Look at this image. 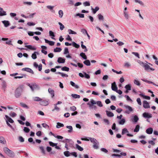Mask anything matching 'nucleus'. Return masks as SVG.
Instances as JSON below:
<instances>
[{"instance_id":"7ed1b4c3","label":"nucleus","mask_w":158,"mask_h":158,"mask_svg":"<svg viewBox=\"0 0 158 158\" xmlns=\"http://www.w3.org/2000/svg\"><path fill=\"white\" fill-rule=\"evenodd\" d=\"M5 117H6L5 120L7 125L10 127L13 131H15V127H13L9 123H14V120L11 118L7 115H5Z\"/></svg>"},{"instance_id":"423d86ee","label":"nucleus","mask_w":158,"mask_h":158,"mask_svg":"<svg viewBox=\"0 0 158 158\" xmlns=\"http://www.w3.org/2000/svg\"><path fill=\"white\" fill-rule=\"evenodd\" d=\"M124 106L126 109H128V111H125L124 112L125 113L129 114L130 112H132L133 111V110L132 108L130 106L125 105H124Z\"/></svg>"},{"instance_id":"bb28decb","label":"nucleus","mask_w":158,"mask_h":158,"mask_svg":"<svg viewBox=\"0 0 158 158\" xmlns=\"http://www.w3.org/2000/svg\"><path fill=\"white\" fill-rule=\"evenodd\" d=\"M76 148L80 151H82L83 150V148L81 147L78 144H76L75 145Z\"/></svg>"},{"instance_id":"4be33fe9","label":"nucleus","mask_w":158,"mask_h":158,"mask_svg":"<svg viewBox=\"0 0 158 158\" xmlns=\"http://www.w3.org/2000/svg\"><path fill=\"white\" fill-rule=\"evenodd\" d=\"M44 40L45 43L48 44L51 46H53L55 42L53 41H49L46 39H44Z\"/></svg>"},{"instance_id":"a18cd8bd","label":"nucleus","mask_w":158,"mask_h":158,"mask_svg":"<svg viewBox=\"0 0 158 158\" xmlns=\"http://www.w3.org/2000/svg\"><path fill=\"white\" fill-rule=\"evenodd\" d=\"M58 24L60 26V29L62 31L64 28V25L60 22H59Z\"/></svg>"},{"instance_id":"1a4fd4ad","label":"nucleus","mask_w":158,"mask_h":158,"mask_svg":"<svg viewBox=\"0 0 158 158\" xmlns=\"http://www.w3.org/2000/svg\"><path fill=\"white\" fill-rule=\"evenodd\" d=\"M25 47L31 50L34 51L36 49V48L31 45H26Z\"/></svg>"},{"instance_id":"c03bdc74","label":"nucleus","mask_w":158,"mask_h":158,"mask_svg":"<svg viewBox=\"0 0 158 158\" xmlns=\"http://www.w3.org/2000/svg\"><path fill=\"white\" fill-rule=\"evenodd\" d=\"M125 122V120L124 118H122L119 121V123L120 125H123Z\"/></svg>"},{"instance_id":"7c9ffc66","label":"nucleus","mask_w":158,"mask_h":158,"mask_svg":"<svg viewBox=\"0 0 158 158\" xmlns=\"http://www.w3.org/2000/svg\"><path fill=\"white\" fill-rule=\"evenodd\" d=\"M80 56H81L83 59L86 60L87 59V57L85 53L81 52L80 54Z\"/></svg>"},{"instance_id":"2eb2a0df","label":"nucleus","mask_w":158,"mask_h":158,"mask_svg":"<svg viewBox=\"0 0 158 158\" xmlns=\"http://www.w3.org/2000/svg\"><path fill=\"white\" fill-rule=\"evenodd\" d=\"M153 129L152 127H149L146 130V132L148 134H151L152 133Z\"/></svg>"},{"instance_id":"f03ea898","label":"nucleus","mask_w":158,"mask_h":158,"mask_svg":"<svg viewBox=\"0 0 158 158\" xmlns=\"http://www.w3.org/2000/svg\"><path fill=\"white\" fill-rule=\"evenodd\" d=\"M23 86L21 85L18 86L15 91L14 95L16 98H19L23 92Z\"/></svg>"},{"instance_id":"ea45409f","label":"nucleus","mask_w":158,"mask_h":158,"mask_svg":"<svg viewBox=\"0 0 158 158\" xmlns=\"http://www.w3.org/2000/svg\"><path fill=\"white\" fill-rule=\"evenodd\" d=\"M58 14L59 15V17L60 18L62 17L63 15V12L62 10H60L58 11Z\"/></svg>"},{"instance_id":"e2e57ef3","label":"nucleus","mask_w":158,"mask_h":158,"mask_svg":"<svg viewBox=\"0 0 158 158\" xmlns=\"http://www.w3.org/2000/svg\"><path fill=\"white\" fill-rule=\"evenodd\" d=\"M35 24V23L31 22H29L27 23V25L30 26H34Z\"/></svg>"},{"instance_id":"f704fd0d","label":"nucleus","mask_w":158,"mask_h":158,"mask_svg":"<svg viewBox=\"0 0 158 158\" xmlns=\"http://www.w3.org/2000/svg\"><path fill=\"white\" fill-rule=\"evenodd\" d=\"M83 63L87 66L90 65V63L89 60H86L83 62Z\"/></svg>"},{"instance_id":"8fccbe9b","label":"nucleus","mask_w":158,"mask_h":158,"mask_svg":"<svg viewBox=\"0 0 158 158\" xmlns=\"http://www.w3.org/2000/svg\"><path fill=\"white\" fill-rule=\"evenodd\" d=\"M61 70L62 71L68 72L69 70V68L68 67L64 66L62 68Z\"/></svg>"},{"instance_id":"393cba45","label":"nucleus","mask_w":158,"mask_h":158,"mask_svg":"<svg viewBox=\"0 0 158 158\" xmlns=\"http://www.w3.org/2000/svg\"><path fill=\"white\" fill-rule=\"evenodd\" d=\"M66 128L69 130L68 131V133H71L73 131V127L71 126H66Z\"/></svg>"},{"instance_id":"9b49d317","label":"nucleus","mask_w":158,"mask_h":158,"mask_svg":"<svg viewBox=\"0 0 158 158\" xmlns=\"http://www.w3.org/2000/svg\"><path fill=\"white\" fill-rule=\"evenodd\" d=\"M40 103L41 105L44 106H47L49 104L48 101L46 100H42Z\"/></svg>"},{"instance_id":"39448f33","label":"nucleus","mask_w":158,"mask_h":158,"mask_svg":"<svg viewBox=\"0 0 158 158\" xmlns=\"http://www.w3.org/2000/svg\"><path fill=\"white\" fill-rule=\"evenodd\" d=\"M4 152L8 155L9 156L13 157L15 156V154L14 152L10 150L6 147H5L3 148Z\"/></svg>"},{"instance_id":"72a5a7b5","label":"nucleus","mask_w":158,"mask_h":158,"mask_svg":"<svg viewBox=\"0 0 158 158\" xmlns=\"http://www.w3.org/2000/svg\"><path fill=\"white\" fill-rule=\"evenodd\" d=\"M20 105L22 107L26 108L27 109H28L29 108V107L25 104L23 103V102L20 103Z\"/></svg>"},{"instance_id":"0e129e2a","label":"nucleus","mask_w":158,"mask_h":158,"mask_svg":"<svg viewBox=\"0 0 158 158\" xmlns=\"http://www.w3.org/2000/svg\"><path fill=\"white\" fill-rule=\"evenodd\" d=\"M69 53V51L68 49L67 48H65L64 49V54H67Z\"/></svg>"},{"instance_id":"ddd939ff","label":"nucleus","mask_w":158,"mask_h":158,"mask_svg":"<svg viewBox=\"0 0 158 158\" xmlns=\"http://www.w3.org/2000/svg\"><path fill=\"white\" fill-rule=\"evenodd\" d=\"M22 70L23 71H25L28 72H29L33 74L34 73V72L33 71V70L31 69L28 68H23L22 69Z\"/></svg>"},{"instance_id":"cd10ccee","label":"nucleus","mask_w":158,"mask_h":158,"mask_svg":"<svg viewBox=\"0 0 158 158\" xmlns=\"http://www.w3.org/2000/svg\"><path fill=\"white\" fill-rule=\"evenodd\" d=\"M68 31L69 34L76 35L77 34L76 32L70 29H68Z\"/></svg>"},{"instance_id":"c85d7f7f","label":"nucleus","mask_w":158,"mask_h":158,"mask_svg":"<svg viewBox=\"0 0 158 158\" xmlns=\"http://www.w3.org/2000/svg\"><path fill=\"white\" fill-rule=\"evenodd\" d=\"M123 13L125 18L126 19H128L129 18V15L128 12H125V13Z\"/></svg>"},{"instance_id":"b1692460","label":"nucleus","mask_w":158,"mask_h":158,"mask_svg":"<svg viewBox=\"0 0 158 158\" xmlns=\"http://www.w3.org/2000/svg\"><path fill=\"white\" fill-rule=\"evenodd\" d=\"M64 126V125L63 124L59 122H58L56 123V127L57 128H60L61 127H62Z\"/></svg>"},{"instance_id":"69168bd1","label":"nucleus","mask_w":158,"mask_h":158,"mask_svg":"<svg viewBox=\"0 0 158 158\" xmlns=\"http://www.w3.org/2000/svg\"><path fill=\"white\" fill-rule=\"evenodd\" d=\"M103 121L107 125H108L110 124L109 121L107 119H103Z\"/></svg>"},{"instance_id":"473e14b6","label":"nucleus","mask_w":158,"mask_h":158,"mask_svg":"<svg viewBox=\"0 0 158 158\" xmlns=\"http://www.w3.org/2000/svg\"><path fill=\"white\" fill-rule=\"evenodd\" d=\"M129 131L126 128H123L122 130V134L123 135L126 133H128Z\"/></svg>"},{"instance_id":"5fc2aeb1","label":"nucleus","mask_w":158,"mask_h":158,"mask_svg":"<svg viewBox=\"0 0 158 158\" xmlns=\"http://www.w3.org/2000/svg\"><path fill=\"white\" fill-rule=\"evenodd\" d=\"M83 4L84 6H89L90 5V3L89 1H86L83 3Z\"/></svg>"},{"instance_id":"338daca9","label":"nucleus","mask_w":158,"mask_h":158,"mask_svg":"<svg viewBox=\"0 0 158 158\" xmlns=\"http://www.w3.org/2000/svg\"><path fill=\"white\" fill-rule=\"evenodd\" d=\"M131 64L128 62H125L124 64V66L126 67H129L131 66Z\"/></svg>"},{"instance_id":"6e6552de","label":"nucleus","mask_w":158,"mask_h":158,"mask_svg":"<svg viewBox=\"0 0 158 158\" xmlns=\"http://www.w3.org/2000/svg\"><path fill=\"white\" fill-rule=\"evenodd\" d=\"M143 107L145 108H149L150 107L149 103L147 101L144 100L143 102Z\"/></svg>"},{"instance_id":"4c0bfd02","label":"nucleus","mask_w":158,"mask_h":158,"mask_svg":"<svg viewBox=\"0 0 158 158\" xmlns=\"http://www.w3.org/2000/svg\"><path fill=\"white\" fill-rule=\"evenodd\" d=\"M57 73L60 74L61 76L63 77H67L68 76V75L67 74L61 72H58Z\"/></svg>"},{"instance_id":"774afa93","label":"nucleus","mask_w":158,"mask_h":158,"mask_svg":"<svg viewBox=\"0 0 158 158\" xmlns=\"http://www.w3.org/2000/svg\"><path fill=\"white\" fill-rule=\"evenodd\" d=\"M33 87L34 89H39L40 87L38 85L36 84H33Z\"/></svg>"},{"instance_id":"bf43d9fd","label":"nucleus","mask_w":158,"mask_h":158,"mask_svg":"<svg viewBox=\"0 0 158 158\" xmlns=\"http://www.w3.org/2000/svg\"><path fill=\"white\" fill-rule=\"evenodd\" d=\"M34 100L36 101H41L42 99L39 97H35L34 98Z\"/></svg>"},{"instance_id":"f8f14e48","label":"nucleus","mask_w":158,"mask_h":158,"mask_svg":"<svg viewBox=\"0 0 158 158\" xmlns=\"http://www.w3.org/2000/svg\"><path fill=\"white\" fill-rule=\"evenodd\" d=\"M6 12L3 10V9L0 7V16H2L6 15Z\"/></svg>"},{"instance_id":"dca6fc26","label":"nucleus","mask_w":158,"mask_h":158,"mask_svg":"<svg viewBox=\"0 0 158 158\" xmlns=\"http://www.w3.org/2000/svg\"><path fill=\"white\" fill-rule=\"evenodd\" d=\"M65 62V59L61 57H59L57 60V62L59 63H64Z\"/></svg>"},{"instance_id":"864d4df0","label":"nucleus","mask_w":158,"mask_h":158,"mask_svg":"<svg viewBox=\"0 0 158 158\" xmlns=\"http://www.w3.org/2000/svg\"><path fill=\"white\" fill-rule=\"evenodd\" d=\"M139 126L137 125L136 126L135 129L134 130V131L135 132H138L139 131Z\"/></svg>"},{"instance_id":"9d476101","label":"nucleus","mask_w":158,"mask_h":158,"mask_svg":"<svg viewBox=\"0 0 158 158\" xmlns=\"http://www.w3.org/2000/svg\"><path fill=\"white\" fill-rule=\"evenodd\" d=\"M111 89H112L114 91H115L117 90V89H118V88L116 85V84L115 82H114L113 83H112L111 84Z\"/></svg>"},{"instance_id":"412c9836","label":"nucleus","mask_w":158,"mask_h":158,"mask_svg":"<svg viewBox=\"0 0 158 158\" xmlns=\"http://www.w3.org/2000/svg\"><path fill=\"white\" fill-rule=\"evenodd\" d=\"M0 143L3 144H5L6 143L5 139L2 136H0Z\"/></svg>"},{"instance_id":"a211bd4d","label":"nucleus","mask_w":158,"mask_h":158,"mask_svg":"<svg viewBox=\"0 0 158 158\" xmlns=\"http://www.w3.org/2000/svg\"><path fill=\"white\" fill-rule=\"evenodd\" d=\"M49 93L51 95L52 97L53 98L54 96V90L51 88H49L48 89Z\"/></svg>"},{"instance_id":"4d7b16f0","label":"nucleus","mask_w":158,"mask_h":158,"mask_svg":"<svg viewBox=\"0 0 158 158\" xmlns=\"http://www.w3.org/2000/svg\"><path fill=\"white\" fill-rule=\"evenodd\" d=\"M64 155L66 157H68L70 156V153L68 151L64 152Z\"/></svg>"},{"instance_id":"0eeeda50","label":"nucleus","mask_w":158,"mask_h":158,"mask_svg":"<svg viewBox=\"0 0 158 158\" xmlns=\"http://www.w3.org/2000/svg\"><path fill=\"white\" fill-rule=\"evenodd\" d=\"M143 116L145 118H150L152 117V115L151 113L145 112L143 113Z\"/></svg>"},{"instance_id":"f3484780","label":"nucleus","mask_w":158,"mask_h":158,"mask_svg":"<svg viewBox=\"0 0 158 158\" xmlns=\"http://www.w3.org/2000/svg\"><path fill=\"white\" fill-rule=\"evenodd\" d=\"M2 23L4 24L5 27H7L10 25V22L7 20H4L2 21Z\"/></svg>"},{"instance_id":"58836bf2","label":"nucleus","mask_w":158,"mask_h":158,"mask_svg":"<svg viewBox=\"0 0 158 158\" xmlns=\"http://www.w3.org/2000/svg\"><path fill=\"white\" fill-rule=\"evenodd\" d=\"M125 88L127 90H130L131 88V85L129 84L126 85L125 86Z\"/></svg>"},{"instance_id":"6e6d98bb","label":"nucleus","mask_w":158,"mask_h":158,"mask_svg":"<svg viewBox=\"0 0 158 158\" xmlns=\"http://www.w3.org/2000/svg\"><path fill=\"white\" fill-rule=\"evenodd\" d=\"M49 144L50 146L52 147H55L56 145H57V143H54L50 141L49 142Z\"/></svg>"},{"instance_id":"de8ad7c7","label":"nucleus","mask_w":158,"mask_h":158,"mask_svg":"<svg viewBox=\"0 0 158 158\" xmlns=\"http://www.w3.org/2000/svg\"><path fill=\"white\" fill-rule=\"evenodd\" d=\"M76 16H79L81 18H84V15L82 14L77 13L76 15Z\"/></svg>"},{"instance_id":"3c124183","label":"nucleus","mask_w":158,"mask_h":158,"mask_svg":"<svg viewBox=\"0 0 158 158\" xmlns=\"http://www.w3.org/2000/svg\"><path fill=\"white\" fill-rule=\"evenodd\" d=\"M152 57L153 59L155 60V63L157 65H158V58L155 55L152 56Z\"/></svg>"},{"instance_id":"20e7f679","label":"nucleus","mask_w":158,"mask_h":158,"mask_svg":"<svg viewBox=\"0 0 158 158\" xmlns=\"http://www.w3.org/2000/svg\"><path fill=\"white\" fill-rule=\"evenodd\" d=\"M139 63L144 68V70L147 72H150L151 71L155 70V69L151 68L148 64L142 61H140Z\"/></svg>"},{"instance_id":"13d9d810","label":"nucleus","mask_w":158,"mask_h":158,"mask_svg":"<svg viewBox=\"0 0 158 158\" xmlns=\"http://www.w3.org/2000/svg\"><path fill=\"white\" fill-rule=\"evenodd\" d=\"M2 88L5 89L7 87V85L6 82L5 81H3L2 83Z\"/></svg>"},{"instance_id":"aec40b11","label":"nucleus","mask_w":158,"mask_h":158,"mask_svg":"<svg viewBox=\"0 0 158 158\" xmlns=\"http://www.w3.org/2000/svg\"><path fill=\"white\" fill-rule=\"evenodd\" d=\"M39 53L38 52H35L34 53L32 54L31 57L33 59H35L37 58V55H39Z\"/></svg>"},{"instance_id":"6ab92c4d","label":"nucleus","mask_w":158,"mask_h":158,"mask_svg":"<svg viewBox=\"0 0 158 158\" xmlns=\"http://www.w3.org/2000/svg\"><path fill=\"white\" fill-rule=\"evenodd\" d=\"M99 9V8L98 6H96L94 9L92 8L91 10L93 13L94 14H95Z\"/></svg>"},{"instance_id":"e433bc0d","label":"nucleus","mask_w":158,"mask_h":158,"mask_svg":"<svg viewBox=\"0 0 158 158\" xmlns=\"http://www.w3.org/2000/svg\"><path fill=\"white\" fill-rule=\"evenodd\" d=\"M23 4L24 5L30 6L32 5V3L31 2H23Z\"/></svg>"},{"instance_id":"49530a36","label":"nucleus","mask_w":158,"mask_h":158,"mask_svg":"<svg viewBox=\"0 0 158 158\" xmlns=\"http://www.w3.org/2000/svg\"><path fill=\"white\" fill-rule=\"evenodd\" d=\"M62 49L61 48H56L54 49V51L55 52H60L61 51Z\"/></svg>"},{"instance_id":"5701e85b","label":"nucleus","mask_w":158,"mask_h":158,"mask_svg":"<svg viewBox=\"0 0 158 158\" xmlns=\"http://www.w3.org/2000/svg\"><path fill=\"white\" fill-rule=\"evenodd\" d=\"M106 112L107 115L109 117H112L114 116V114L110 111L106 110Z\"/></svg>"},{"instance_id":"4468645a","label":"nucleus","mask_w":158,"mask_h":158,"mask_svg":"<svg viewBox=\"0 0 158 158\" xmlns=\"http://www.w3.org/2000/svg\"><path fill=\"white\" fill-rule=\"evenodd\" d=\"M131 119L132 122L136 123L137 122L139 119V118L137 115H135L132 117V118Z\"/></svg>"},{"instance_id":"37998d69","label":"nucleus","mask_w":158,"mask_h":158,"mask_svg":"<svg viewBox=\"0 0 158 158\" xmlns=\"http://www.w3.org/2000/svg\"><path fill=\"white\" fill-rule=\"evenodd\" d=\"M54 109L52 110V111H54L55 110H56L57 111H59L60 110V108L58 107L57 106V104H54Z\"/></svg>"},{"instance_id":"c756f323","label":"nucleus","mask_w":158,"mask_h":158,"mask_svg":"<svg viewBox=\"0 0 158 158\" xmlns=\"http://www.w3.org/2000/svg\"><path fill=\"white\" fill-rule=\"evenodd\" d=\"M134 83L135 84L138 86H140V82L137 79H135L134 80Z\"/></svg>"},{"instance_id":"a19ab883","label":"nucleus","mask_w":158,"mask_h":158,"mask_svg":"<svg viewBox=\"0 0 158 158\" xmlns=\"http://www.w3.org/2000/svg\"><path fill=\"white\" fill-rule=\"evenodd\" d=\"M39 148L41 151L42 153L44 155L46 154L44 150V147L43 146H40Z\"/></svg>"},{"instance_id":"680f3d73","label":"nucleus","mask_w":158,"mask_h":158,"mask_svg":"<svg viewBox=\"0 0 158 158\" xmlns=\"http://www.w3.org/2000/svg\"><path fill=\"white\" fill-rule=\"evenodd\" d=\"M96 104L99 107H102L103 106L102 102L100 101H97L96 102Z\"/></svg>"},{"instance_id":"a878e982","label":"nucleus","mask_w":158,"mask_h":158,"mask_svg":"<svg viewBox=\"0 0 158 158\" xmlns=\"http://www.w3.org/2000/svg\"><path fill=\"white\" fill-rule=\"evenodd\" d=\"M70 84L72 86L74 87L76 89H78L79 88L78 85H76L72 81L70 82Z\"/></svg>"},{"instance_id":"c9c22d12","label":"nucleus","mask_w":158,"mask_h":158,"mask_svg":"<svg viewBox=\"0 0 158 158\" xmlns=\"http://www.w3.org/2000/svg\"><path fill=\"white\" fill-rule=\"evenodd\" d=\"M98 19L100 20L103 21L104 20V17L101 14H99L98 15Z\"/></svg>"},{"instance_id":"f257e3e1","label":"nucleus","mask_w":158,"mask_h":158,"mask_svg":"<svg viewBox=\"0 0 158 158\" xmlns=\"http://www.w3.org/2000/svg\"><path fill=\"white\" fill-rule=\"evenodd\" d=\"M88 138L89 139L81 138V139L82 140H85L87 141L90 140L91 142L93 143V148L95 149H98L99 147V143L94 138L91 137H89Z\"/></svg>"},{"instance_id":"603ef678","label":"nucleus","mask_w":158,"mask_h":158,"mask_svg":"<svg viewBox=\"0 0 158 158\" xmlns=\"http://www.w3.org/2000/svg\"><path fill=\"white\" fill-rule=\"evenodd\" d=\"M72 45L73 47L76 48H78L80 47V46L79 44H77L75 42H73L72 43Z\"/></svg>"},{"instance_id":"79ce46f5","label":"nucleus","mask_w":158,"mask_h":158,"mask_svg":"<svg viewBox=\"0 0 158 158\" xmlns=\"http://www.w3.org/2000/svg\"><path fill=\"white\" fill-rule=\"evenodd\" d=\"M47 8L52 11L54 8V6L48 5L46 6Z\"/></svg>"},{"instance_id":"09e8293b","label":"nucleus","mask_w":158,"mask_h":158,"mask_svg":"<svg viewBox=\"0 0 158 158\" xmlns=\"http://www.w3.org/2000/svg\"><path fill=\"white\" fill-rule=\"evenodd\" d=\"M9 114L10 116L12 118L15 117L16 116V114L14 112H11Z\"/></svg>"},{"instance_id":"2f4dec72","label":"nucleus","mask_w":158,"mask_h":158,"mask_svg":"<svg viewBox=\"0 0 158 158\" xmlns=\"http://www.w3.org/2000/svg\"><path fill=\"white\" fill-rule=\"evenodd\" d=\"M71 96L74 98H79L80 97V96L79 95L75 94H72Z\"/></svg>"},{"instance_id":"052dcab7","label":"nucleus","mask_w":158,"mask_h":158,"mask_svg":"<svg viewBox=\"0 0 158 158\" xmlns=\"http://www.w3.org/2000/svg\"><path fill=\"white\" fill-rule=\"evenodd\" d=\"M24 131L26 133H28L30 131V129L27 127H24L23 129Z\"/></svg>"}]
</instances>
